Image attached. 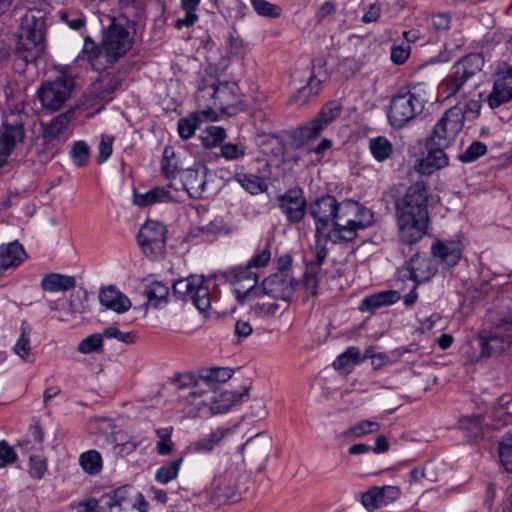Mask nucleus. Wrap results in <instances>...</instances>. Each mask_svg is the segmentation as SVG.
Returning <instances> with one entry per match:
<instances>
[{
  "label": "nucleus",
  "instance_id": "obj_1",
  "mask_svg": "<svg viewBox=\"0 0 512 512\" xmlns=\"http://www.w3.org/2000/svg\"><path fill=\"white\" fill-rule=\"evenodd\" d=\"M128 24L126 18L111 17L109 25L102 30L100 45L85 37L82 53L92 69L101 72L112 67L133 47L134 38Z\"/></svg>",
  "mask_w": 512,
  "mask_h": 512
},
{
  "label": "nucleus",
  "instance_id": "obj_2",
  "mask_svg": "<svg viewBox=\"0 0 512 512\" xmlns=\"http://www.w3.org/2000/svg\"><path fill=\"white\" fill-rule=\"evenodd\" d=\"M350 206L339 202L335 196L324 194L317 197L308 204L307 214L313 220L315 227V238L325 237V241H330L329 236L337 234L341 226L340 217L350 214Z\"/></svg>",
  "mask_w": 512,
  "mask_h": 512
},
{
  "label": "nucleus",
  "instance_id": "obj_3",
  "mask_svg": "<svg viewBox=\"0 0 512 512\" xmlns=\"http://www.w3.org/2000/svg\"><path fill=\"white\" fill-rule=\"evenodd\" d=\"M484 66V58L480 53H470L459 59L451 68L443 81L448 96L470 93L477 86V77Z\"/></svg>",
  "mask_w": 512,
  "mask_h": 512
},
{
  "label": "nucleus",
  "instance_id": "obj_4",
  "mask_svg": "<svg viewBox=\"0 0 512 512\" xmlns=\"http://www.w3.org/2000/svg\"><path fill=\"white\" fill-rule=\"evenodd\" d=\"M45 22L28 11L21 19L16 54L26 62L36 61L44 50Z\"/></svg>",
  "mask_w": 512,
  "mask_h": 512
},
{
  "label": "nucleus",
  "instance_id": "obj_5",
  "mask_svg": "<svg viewBox=\"0 0 512 512\" xmlns=\"http://www.w3.org/2000/svg\"><path fill=\"white\" fill-rule=\"evenodd\" d=\"M344 204L352 206L349 207L351 212L340 217L342 227L338 229L337 234L333 233V236H329L333 244L351 242L357 237L358 230L373 224V212L370 209L351 199L344 200Z\"/></svg>",
  "mask_w": 512,
  "mask_h": 512
},
{
  "label": "nucleus",
  "instance_id": "obj_6",
  "mask_svg": "<svg viewBox=\"0 0 512 512\" xmlns=\"http://www.w3.org/2000/svg\"><path fill=\"white\" fill-rule=\"evenodd\" d=\"M424 109V100L412 91H402L392 97L388 121L393 128L400 129Z\"/></svg>",
  "mask_w": 512,
  "mask_h": 512
},
{
  "label": "nucleus",
  "instance_id": "obj_7",
  "mask_svg": "<svg viewBox=\"0 0 512 512\" xmlns=\"http://www.w3.org/2000/svg\"><path fill=\"white\" fill-rule=\"evenodd\" d=\"M173 295L179 300L191 301L200 312H206L211 305L209 286L203 276L178 279L173 283Z\"/></svg>",
  "mask_w": 512,
  "mask_h": 512
},
{
  "label": "nucleus",
  "instance_id": "obj_8",
  "mask_svg": "<svg viewBox=\"0 0 512 512\" xmlns=\"http://www.w3.org/2000/svg\"><path fill=\"white\" fill-rule=\"evenodd\" d=\"M464 120L465 115L462 108L451 107L440 117L427 139L439 147H449L462 131Z\"/></svg>",
  "mask_w": 512,
  "mask_h": 512
},
{
  "label": "nucleus",
  "instance_id": "obj_9",
  "mask_svg": "<svg viewBox=\"0 0 512 512\" xmlns=\"http://www.w3.org/2000/svg\"><path fill=\"white\" fill-rule=\"evenodd\" d=\"M74 88V79L62 74L54 80L43 83L37 91L41 105L46 110H60L71 96Z\"/></svg>",
  "mask_w": 512,
  "mask_h": 512
},
{
  "label": "nucleus",
  "instance_id": "obj_10",
  "mask_svg": "<svg viewBox=\"0 0 512 512\" xmlns=\"http://www.w3.org/2000/svg\"><path fill=\"white\" fill-rule=\"evenodd\" d=\"M226 280L233 285V293L236 300L243 304L261 296L259 287V275L249 270V267H233L224 272Z\"/></svg>",
  "mask_w": 512,
  "mask_h": 512
},
{
  "label": "nucleus",
  "instance_id": "obj_11",
  "mask_svg": "<svg viewBox=\"0 0 512 512\" xmlns=\"http://www.w3.org/2000/svg\"><path fill=\"white\" fill-rule=\"evenodd\" d=\"M504 322H512L510 316L503 317L494 323V330L490 333L482 331L478 335L480 358H490L500 355L512 344V329L501 327Z\"/></svg>",
  "mask_w": 512,
  "mask_h": 512
},
{
  "label": "nucleus",
  "instance_id": "obj_12",
  "mask_svg": "<svg viewBox=\"0 0 512 512\" xmlns=\"http://www.w3.org/2000/svg\"><path fill=\"white\" fill-rule=\"evenodd\" d=\"M429 186L424 180L410 185L404 195L395 200L396 214L429 216Z\"/></svg>",
  "mask_w": 512,
  "mask_h": 512
},
{
  "label": "nucleus",
  "instance_id": "obj_13",
  "mask_svg": "<svg viewBox=\"0 0 512 512\" xmlns=\"http://www.w3.org/2000/svg\"><path fill=\"white\" fill-rule=\"evenodd\" d=\"M277 207L290 224L302 222L307 214L308 204L304 190L294 186L275 197Z\"/></svg>",
  "mask_w": 512,
  "mask_h": 512
},
{
  "label": "nucleus",
  "instance_id": "obj_14",
  "mask_svg": "<svg viewBox=\"0 0 512 512\" xmlns=\"http://www.w3.org/2000/svg\"><path fill=\"white\" fill-rule=\"evenodd\" d=\"M137 240L146 255L157 257L165 251L167 240L166 226L158 221H147L140 228Z\"/></svg>",
  "mask_w": 512,
  "mask_h": 512
},
{
  "label": "nucleus",
  "instance_id": "obj_15",
  "mask_svg": "<svg viewBox=\"0 0 512 512\" xmlns=\"http://www.w3.org/2000/svg\"><path fill=\"white\" fill-rule=\"evenodd\" d=\"M400 242L413 245L427 233L429 216L396 214Z\"/></svg>",
  "mask_w": 512,
  "mask_h": 512
},
{
  "label": "nucleus",
  "instance_id": "obj_16",
  "mask_svg": "<svg viewBox=\"0 0 512 512\" xmlns=\"http://www.w3.org/2000/svg\"><path fill=\"white\" fill-rule=\"evenodd\" d=\"M341 112L342 106L338 102L331 101L325 104L313 120L299 128L301 139L317 138L330 123L340 116Z\"/></svg>",
  "mask_w": 512,
  "mask_h": 512
},
{
  "label": "nucleus",
  "instance_id": "obj_17",
  "mask_svg": "<svg viewBox=\"0 0 512 512\" xmlns=\"http://www.w3.org/2000/svg\"><path fill=\"white\" fill-rule=\"evenodd\" d=\"M435 273L431 259L419 253L414 254L399 270L398 276L402 281L412 280L419 283L429 280Z\"/></svg>",
  "mask_w": 512,
  "mask_h": 512
},
{
  "label": "nucleus",
  "instance_id": "obj_18",
  "mask_svg": "<svg viewBox=\"0 0 512 512\" xmlns=\"http://www.w3.org/2000/svg\"><path fill=\"white\" fill-rule=\"evenodd\" d=\"M295 280L291 274L276 272L265 278L261 284V295H268L274 299L287 300L295 290Z\"/></svg>",
  "mask_w": 512,
  "mask_h": 512
},
{
  "label": "nucleus",
  "instance_id": "obj_19",
  "mask_svg": "<svg viewBox=\"0 0 512 512\" xmlns=\"http://www.w3.org/2000/svg\"><path fill=\"white\" fill-rule=\"evenodd\" d=\"M272 445V438L264 432H260L250 437L243 445H241L239 447V451L244 460H248L249 462H261L264 464L269 458Z\"/></svg>",
  "mask_w": 512,
  "mask_h": 512
},
{
  "label": "nucleus",
  "instance_id": "obj_20",
  "mask_svg": "<svg viewBox=\"0 0 512 512\" xmlns=\"http://www.w3.org/2000/svg\"><path fill=\"white\" fill-rule=\"evenodd\" d=\"M235 494L236 488L233 479L224 474L213 479L210 490L205 492V497L212 507L217 508L232 500Z\"/></svg>",
  "mask_w": 512,
  "mask_h": 512
},
{
  "label": "nucleus",
  "instance_id": "obj_21",
  "mask_svg": "<svg viewBox=\"0 0 512 512\" xmlns=\"http://www.w3.org/2000/svg\"><path fill=\"white\" fill-rule=\"evenodd\" d=\"M427 154L419 159L415 165L416 171L421 175H431L434 171L448 165L449 159L444 150L447 147H439L426 139Z\"/></svg>",
  "mask_w": 512,
  "mask_h": 512
},
{
  "label": "nucleus",
  "instance_id": "obj_22",
  "mask_svg": "<svg viewBox=\"0 0 512 512\" xmlns=\"http://www.w3.org/2000/svg\"><path fill=\"white\" fill-rule=\"evenodd\" d=\"M216 87V81H208L204 79L195 94L197 105L201 108L198 112L204 115V117L209 121H215L219 116L218 112L215 111Z\"/></svg>",
  "mask_w": 512,
  "mask_h": 512
},
{
  "label": "nucleus",
  "instance_id": "obj_23",
  "mask_svg": "<svg viewBox=\"0 0 512 512\" xmlns=\"http://www.w3.org/2000/svg\"><path fill=\"white\" fill-rule=\"evenodd\" d=\"M328 79V71L326 63L323 59L313 61L312 73L309 77L308 84L300 89L294 95L295 102L304 103L311 95H317L320 90V84Z\"/></svg>",
  "mask_w": 512,
  "mask_h": 512
},
{
  "label": "nucleus",
  "instance_id": "obj_24",
  "mask_svg": "<svg viewBox=\"0 0 512 512\" xmlns=\"http://www.w3.org/2000/svg\"><path fill=\"white\" fill-rule=\"evenodd\" d=\"M24 136V122L21 116L14 113L6 116L2 123L0 143L12 153L17 143L22 142Z\"/></svg>",
  "mask_w": 512,
  "mask_h": 512
},
{
  "label": "nucleus",
  "instance_id": "obj_25",
  "mask_svg": "<svg viewBox=\"0 0 512 512\" xmlns=\"http://www.w3.org/2000/svg\"><path fill=\"white\" fill-rule=\"evenodd\" d=\"M205 167L187 168L183 170L180 182L183 190L192 199H200L206 189V171Z\"/></svg>",
  "mask_w": 512,
  "mask_h": 512
},
{
  "label": "nucleus",
  "instance_id": "obj_26",
  "mask_svg": "<svg viewBox=\"0 0 512 512\" xmlns=\"http://www.w3.org/2000/svg\"><path fill=\"white\" fill-rule=\"evenodd\" d=\"M399 496L397 486L373 487L362 494V504L368 510H374L395 501Z\"/></svg>",
  "mask_w": 512,
  "mask_h": 512
},
{
  "label": "nucleus",
  "instance_id": "obj_27",
  "mask_svg": "<svg viewBox=\"0 0 512 512\" xmlns=\"http://www.w3.org/2000/svg\"><path fill=\"white\" fill-rule=\"evenodd\" d=\"M238 87L234 82H217L215 111L232 115L238 103Z\"/></svg>",
  "mask_w": 512,
  "mask_h": 512
},
{
  "label": "nucleus",
  "instance_id": "obj_28",
  "mask_svg": "<svg viewBox=\"0 0 512 512\" xmlns=\"http://www.w3.org/2000/svg\"><path fill=\"white\" fill-rule=\"evenodd\" d=\"M431 253L438 262L447 267H454L462 256V249L458 242L436 241L431 247Z\"/></svg>",
  "mask_w": 512,
  "mask_h": 512
},
{
  "label": "nucleus",
  "instance_id": "obj_29",
  "mask_svg": "<svg viewBox=\"0 0 512 512\" xmlns=\"http://www.w3.org/2000/svg\"><path fill=\"white\" fill-rule=\"evenodd\" d=\"M99 301L107 309L116 313H123L130 309L131 301L114 285L101 289Z\"/></svg>",
  "mask_w": 512,
  "mask_h": 512
},
{
  "label": "nucleus",
  "instance_id": "obj_30",
  "mask_svg": "<svg viewBox=\"0 0 512 512\" xmlns=\"http://www.w3.org/2000/svg\"><path fill=\"white\" fill-rule=\"evenodd\" d=\"M74 114L73 110L61 113L54 117L43 129V141L47 146L52 147L60 144L59 136L64 131Z\"/></svg>",
  "mask_w": 512,
  "mask_h": 512
},
{
  "label": "nucleus",
  "instance_id": "obj_31",
  "mask_svg": "<svg viewBox=\"0 0 512 512\" xmlns=\"http://www.w3.org/2000/svg\"><path fill=\"white\" fill-rule=\"evenodd\" d=\"M26 258V253L22 245L17 242H11L0 246V273L5 270L20 265Z\"/></svg>",
  "mask_w": 512,
  "mask_h": 512
},
{
  "label": "nucleus",
  "instance_id": "obj_32",
  "mask_svg": "<svg viewBox=\"0 0 512 512\" xmlns=\"http://www.w3.org/2000/svg\"><path fill=\"white\" fill-rule=\"evenodd\" d=\"M233 373L234 370L228 367L202 368L199 371V379L201 384L215 392L220 384L225 383L233 376Z\"/></svg>",
  "mask_w": 512,
  "mask_h": 512
},
{
  "label": "nucleus",
  "instance_id": "obj_33",
  "mask_svg": "<svg viewBox=\"0 0 512 512\" xmlns=\"http://www.w3.org/2000/svg\"><path fill=\"white\" fill-rule=\"evenodd\" d=\"M400 300V294L395 290L381 291L370 296H366L360 303L361 311L374 312L377 309L389 306Z\"/></svg>",
  "mask_w": 512,
  "mask_h": 512
},
{
  "label": "nucleus",
  "instance_id": "obj_34",
  "mask_svg": "<svg viewBox=\"0 0 512 512\" xmlns=\"http://www.w3.org/2000/svg\"><path fill=\"white\" fill-rule=\"evenodd\" d=\"M232 433L229 428L218 427L211 431L208 435L193 442L190 445V449L197 453H208L211 452L216 445H219L224 438Z\"/></svg>",
  "mask_w": 512,
  "mask_h": 512
},
{
  "label": "nucleus",
  "instance_id": "obj_35",
  "mask_svg": "<svg viewBox=\"0 0 512 512\" xmlns=\"http://www.w3.org/2000/svg\"><path fill=\"white\" fill-rule=\"evenodd\" d=\"M186 169L173 148L165 147L161 160V171L165 178L169 180H174L177 176L180 178L182 171Z\"/></svg>",
  "mask_w": 512,
  "mask_h": 512
},
{
  "label": "nucleus",
  "instance_id": "obj_36",
  "mask_svg": "<svg viewBox=\"0 0 512 512\" xmlns=\"http://www.w3.org/2000/svg\"><path fill=\"white\" fill-rule=\"evenodd\" d=\"M76 286V279L74 276L63 275L58 273H50L43 277L41 281V288L44 291L59 292L68 291Z\"/></svg>",
  "mask_w": 512,
  "mask_h": 512
},
{
  "label": "nucleus",
  "instance_id": "obj_37",
  "mask_svg": "<svg viewBox=\"0 0 512 512\" xmlns=\"http://www.w3.org/2000/svg\"><path fill=\"white\" fill-rule=\"evenodd\" d=\"M235 180L250 194H260L268 188L262 177L250 173H236Z\"/></svg>",
  "mask_w": 512,
  "mask_h": 512
},
{
  "label": "nucleus",
  "instance_id": "obj_38",
  "mask_svg": "<svg viewBox=\"0 0 512 512\" xmlns=\"http://www.w3.org/2000/svg\"><path fill=\"white\" fill-rule=\"evenodd\" d=\"M205 120H207L206 117L198 111L192 113L189 117L180 119L178 122L179 136L185 140L190 139L195 134L196 129H198L200 124Z\"/></svg>",
  "mask_w": 512,
  "mask_h": 512
},
{
  "label": "nucleus",
  "instance_id": "obj_39",
  "mask_svg": "<svg viewBox=\"0 0 512 512\" xmlns=\"http://www.w3.org/2000/svg\"><path fill=\"white\" fill-rule=\"evenodd\" d=\"M369 149L375 160L383 162L391 156L393 146L386 137L378 136L369 140Z\"/></svg>",
  "mask_w": 512,
  "mask_h": 512
},
{
  "label": "nucleus",
  "instance_id": "obj_40",
  "mask_svg": "<svg viewBox=\"0 0 512 512\" xmlns=\"http://www.w3.org/2000/svg\"><path fill=\"white\" fill-rule=\"evenodd\" d=\"M380 430V424L376 421L362 420L352 425L341 433L343 438H359L367 434L376 433Z\"/></svg>",
  "mask_w": 512,
  "mask_h": 512
},
{
  "label": "nucleus",
  "instance_id": "obj_41",
  "mask_svg": "<svg viewBox=\"0 0 512 512\" xmlns=\"http://www.w3.org/2000/svg\"><path fill=\"white\" fill-rule=\"evenodd\" d=\"M182 463L183 457H178L164 463L155 474L156 481L162 484H167L174 480L178 476Z\"/></svg>",
  "mask_w": 512,
  "mask_h": 512
},
{
  "label": "nucleus",
  "instance_id": "obj_42",
  "mask_svg": "<svg viewBox=\"0 0 512 512\" xmlns=\"http://www.w3.org/2000/svg\"><path fill=\"white\" fill-rule=\"evenodd\" d=\"M226 136V130L223 127L209 126L203 131L200 139L203 147L211 149L220 146Z\"/></svg>",
  "mask_w": 512,
  "mask_h": 512
},
{
  "label": "nucleus",
  "instance_id": "obj_43",
  "mask_svg": "<svg viewBox=\"0 0 512 512\" xmlns=\"http://www.w3.org/2000/svg\"><path fill=\"white\" fill-rule=\"evenodd\" d=\"M79 463L86 473L96 475L101 471L102 457L98 451L89 450L80 455Z\"/></svg>",
  "mask_w": 512,
  "mask_h": 512
},
{
  "label": "nucleus",
  "instance_id": "obj_44",
  "mask_svg": "<svg viewBox=\"0 0 512 512\" xmlns=\"http://www.w3.org/2000/svg\"><path fill=\"white\" fill-rule=\"evenodd\" d=\"M168 294V287L159 281H154L145 288V295L154 307H158L162 302H165Z\"/></svg>",
  "mask_w": 512,
  "mask_h": 512
},
{
  "label": "nucleus",
  "instance_id": "obj_45",
  "mask_svg": "<svg viewBox=\"0 0 512 512\" xmlns=\"http://www.w3.org/2000/svg\"><path fill=\"white\" fill-rule=\"evenodd\" d=\"M104 338L103 332L93 333L80 341L77 350L82 354L101 353Z\"/></svg>",
  "mask_w": 512,
  "mask_h": 512
},
{
  "label": "nucleus",
  "instance_id": "obj_46",
  "mask_svg": "<svg viewBox=\"0 0 512 512\" xmlns=\"http://www.w3.org/2000/svg\"><path fill=\"white\" fill-rule=\"evenodd\" d=\"M327 242L328 241H325V237L315 238L313 248L314 258L308 262L307 268L320 271V267L325 262L328 255V249L326 247Z\"/></svg>",
  "mask_w": 512,
  "mask_h": 512
},
{
  "label": "nucleus",
  "instance_id": "obj_47",
  "mask_svg": "<svg viewBox=\"0 0 512 512\" xmlns=\"http://www.w3.org/2000/svg\"><path fill=\"white\" fill-rule=\"evenodd\" d=\"M114 442L116 452L121 456L131 454L141 444V441L136 437H127L126 435H123L121 433L116 434Z\"/></svg>",
  "mask_w": 512,
  "mask_h": 512
},
{
  "label": "nucleus",
  "instance_id": "obj_48",
  "mask_svg": "<svg viewBox=\"0 0 512 512\" xmlns=\"http://www.w3.org/2000/svg\"><path fill=\"white\" fill-rule=\"evenodd\" d=\"M512 99V90L501 87V84L493 85V89L487 97L490 108L495 109Z\"/></svg>",
  "mask_w": 512,
  "mask_h": 512
},
{
  "label": "nucleus",
  "instance_id": "obj_49",
  "mask_svg": "<svg viewBox=\"0 0 512 512\" xmlns=\"http://www.w3.org/2000/svg\"><path fill=\"white\" fill-rule=\"evenodd\" d=\"M487 153V146L481 141H473L466 150L458 155L462 163H472Z\"/></svg>",
  "mask_w": 512,
  "mask_h": 512
},
{
  "label": "nucleus",
  "instance_id": "obj_50",
  "mask_svg": "<svg viewBox=\"0 0 512 512\" xmlns=\"http://www.w3.org/2000/svg\"><path fill=\"white\" fill-rule=\"evenodd\" d=\"M360 361V350L358 347H348L343 353H341L333 362V367L336 370L344 369L352 363H358Z\"/></svg>",
  "mask_w": 512,
  "mask_h": 512
},
{
  "label": "nucleus",
  "instance_id": "obj_51",
  "mask_svg": "<svg viewBox=\"0 0 512 512\" xmlns=\"http://www.w3.org/2000/svg\"><path fill=\"white\" fill-rule=\"evenodd\" d=\"M172 427H165L156 430L160 440L156 444V450L160 455H169L173 451L174 444L171 441Z\"/></svg>",
  "mask_w": 512,
  "mask_h": 512
},
{
  "label": "nucleus",
  "instance_id": "obj_52",
  "mask_svg": "<svg viewBox=\"0 0 512 512\" xmlns=\"http://www.w3.org/2000/svg\"><path fill=\"white\" fill-rule=\"evenodd\" d=\"M254 11L264 17L277 18L281 15V8L267 0H250Z\"/></svg>",
  "mask_w": 512,
  "mask_h": 512
},
{
  "label": "nucleus",
  "instance_id": "obj_53",
  "mask_svg": "<svg viewBox=\"0 0 512 512\" xmlns=\"http://www.w3.org/2000/svg\"><path fill=\"white\" fill-rule=\"evenodd\" d=\"M31 332L30 326L27 324L26 321H23L21 324V334L16 342L15 346L13 347L14 352L20 356L22 359H24L30 351V339L29 334Z\"/></svg>",
  "mask_w": 512,
  "mask_h": 512
},
{
  "label": "nucleus",
  "instance_id": "obj_54",
  "mask_svg": "<svg viewBox=\"0 0 512 512\" xmlns=\"http://www.w3.org/2000/svg\"><path fill=\"white\" fill-rule=\"evenodd\" d=\"M499 458L508 472H512V435L507 434L499 443Z\"/></svg>",
  "mask_w": 512,
  "mask_h": 512
},
{
  "label": "nucleus",
  "instance_id": "obj_55",
  "mask_svg": "<svg viewBox=\"0 0 512 512\" xmlns=\"http://www.w3.org/2000/svg\"><path fill=\"white\" fill-rule=\"evenodd\" d=\"M47 472V459L40 455L29 457V474L34 479H41Z\"/></svg>",
  "mask_w": 512,
  "mask_h": 512
},
{
  "label": "nucleus",
  "instance_id": "obj_56",
  "mask_svg": "<svg viewBox=\"0 0 512 512\" xmlns=\"http://www.w3.org/2000/svg\"><path fill=\"white\" fill-rule=\"evenodd\" d=\"M71 157L76 166H84L89 159V148L84 141H76L71 149Z\"/></svg>",
  "mask_w": 512,
  "mask_h": 512
},
{
  "label": "nucleus",
  "instance_id": "obj_57",
  "mask_svg": "<svg viewBox=\"0 0 512 512\" xmlns=\"http://www.w3.org/2000/svg\"><path fill=\"white\" fill-rule=\"evenodd\" d=\"M319 271L307 268L304 274V288L306 290V299L317 295L319 283Z\"/></svg>",
  "mask_w": 512,
  "mask_h": 512
},
{
  "label": "nucleus",
  "instance_id": "obj_58",
  "mask_svg": "<svg viewBox=\"0 0 512 512\" xmlns=\"http://www.w3.org/2000/svg\"><path fill=\"white\" fill-rule=\"evenodd\" d=\"M103 335L107 339H117L121 343L132 344L135 342V334L133 332H122L116 326H109L103 330Z\"/></svg>",
  "mask_w": 512,
  "mask_h": 512
},
{
  "label": "nucleus",
  "instance_id": "obj_59",
  "mask_svg": "<svg viewBox=\"0 0 512 512\" xmlns=\"http://www.w3.org/2000/svg\"><path fill=\"white\" fill-rule=\"evenodd\" d=\"M246 154L243 145L227 143L221 146L220 155L226 160H237Z\"/></svg>",
  "mask_w": 512,
  "mask_h": 512
},
{
  "label": "nucleus",
  "instance_id": "obj_60",
  "mask_svg": "<svg viewBox=\"0 0 512 512\" xmlns=\"http://www.w3.org/2000/svg\"><path fill=\"white\" fill-rule=\"evenodd\" d=\"M113 141L114 138L112 136H101V141L98 145V155L96 158L98 164H103L111 156Z\"/></svg>",
  "mask_w": 512,
  "mask_h": 512
},
{
  "label": "nucleus",
  "instance_id": "obj_61",
  "mask_svg": "<svg viewBox=\"0 0 512 512\" xmlns=\"http://www.w3.org/2000/svg\"><path fill=\"white\" fill-rule=\"evenodd\" d=\"M17 460V455L12 446L5 440L0 441V469L8 465L14 464Z\"/></svg>",
  "mask_w": 512,
  "mask_h": 512
},
{
  "label": "nucleus",
  "instance_id": "obj_62",
  "mask_svg": "<svg viewBox=\"0 0 512 512\" xmlns=\"http://www.w3.org/2000/svg\"><path fill=\"white\" fill-rule=\"evenodd\" d=\"M495 84H501V87L512 90V66L503 65L495 73Z\"/></svg>",
  "mask_w": 512,
  "mask_h": 512
},
{
  "label": "nucleus",
  "instance_id": "obj_63",
  "mask_svg": "<svg viewBox=\"0 0 512 512\" xmlns=\"http://www.w3.org/2000/svg\"><path fill=\"white\" fill-rule=\"evenodd\" d=\"M451 16L448 13H437L431 16L430 25L436 32H445L449 29Z\"/></svg>",
  "mask_w": 512,
  "mask_h": 512
},
{
  "label": "nucleus",
  "instance_id": "obj_64",
  "mask_svg": "<svg viewBox=\"0 0 512 512\" xmlns=\"http://www.w3.org/2000/svg\"><path fill=\"white\" fill-rule=\"evenodd\" d=\"M410 55L409 45H393L391 47L390 58L396 65H402L406 62Z\"/></svg>",
  "mask_w": 512,
  "mask_h": 512
}]
</instances>
